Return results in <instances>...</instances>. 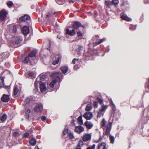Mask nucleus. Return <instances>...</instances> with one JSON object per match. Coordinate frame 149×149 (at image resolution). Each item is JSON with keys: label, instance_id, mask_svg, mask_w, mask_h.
Masks as SVG:
<instances>
[{"label": "nucleus", "instance_id": "39448f33", "mask_svg": "<svg viewBox=\"0 0 149 149\" xmlns=\"http://www.w3.org/2000/svg\"><path fill=\"white\" fill-rule=\"evenodd\" d=\"M112 125V123L111 122H109L108 123L105 133L106 135H108L110 133L111 128Z\"/></svg>", "mask_w": 149, "mask_h": 149}, {"label": "nucleus", "instance_id": "052dcab7", "mask_svg": "<svg viewBox=\"0 0 149 149\" xmlns=\"http://www.w3.org/2000/svg\"><path fill=\"white\" fill-rule=\"evenodd\" d=\"M44 76H43V75H42L40 77V79L41 80H42V79H44Z\"/></svg>", "mask_w": 149, "mask_h": 149}, {"label": "nucleus", "instance_id": "f704fd0d", "mask_svg": "<svg viewBox=\"0 0 149 149\" xmlns=\"http://www.w3.org/2000/svg\"><path fill=\"white\" fill-rule=\"evenodd\" d=\"M110 101L113 109L114 111H115L116 110V108L115 104L113 103V102L111 99H110Z\"/></svg>", "mask_w": 149, "mask_h": 149}, {"label": "nucleus", "instance_id": "4d7b16f0", "mask_svg": "<svg viewBox=\"0 0 149 149\" xmlns=\"http://www.w3.org/2000/svg\"><path fill=\"white\" fill-rule=\"evenodd\" d=\"M77 34L78 36H81L82 35V34L81 33V32L80 31H77Z\"/></svg>", "mask_w": 149, "mask_h": 149}, {"label": "nucleus", "instance_id": "a878e982", "mask_svg": "<svg viewBox=\"0 0 149 149\" xmlns=\"http://www.w3.org/2000/svg\"><path fill=\"white\" fill-rule=\"evenodd\" d=\"M106 40V39L105 38L102 39H100L98 41H96V42L94 43V45H97L99 44L104 41Z\"/></svg>", "mask_w": 149, "mask_h": 149}, {"label": "nucleus", "instance_id": "412c9836", "mask_svg": "<svg viewBox=\"0 0 149 149\" xmlns=\"http://www.w3.org/2000/svg\"><path fill=\"white\" fill-rule=\"evenodd\" d=\"M57 80L56 79H54L50 84L49 86V89H52L53 88L55 84L57 82Z\"/></svg>", "mask_w": 149, "mask_h": 149}, {"label": "nucleus", "instance_id": "c85d7f7f", "mask_svg": "<svg viewBox=\"0 0 149 149\" xmlns=\"http://www.w3.org/2000/svg\"><path fill=\"white\" fill-rule=\"evenodd\" d=\"M77 121L79 124L80 125H82L83 123V120H82V116H80L77 118Z\"/></svg>", "mask_w": 149, "mask_h": 149}, {"label": "nucleus", "instance_id": "de8ad7c7", "mask_svg": "<svg viewBox=\"0 0 149 149\" xmlns=\"http://www.w3.org/2000/svg\"><path fill=\"white\" fill-rule=\"evenodd\" d=\"M13 5V3L11 1H9L7 3V5L8 7H10Z\"/></svg>", "mask_w": 149, "mask_h": 149}, {"label": "nucleus", "instance_id": "ddd939ff", "mask_svg": "<svg viewBox=\"0 0 149 149\" xmlns=\"http://www.w3.org/2000/svg\"><path fill=\"white\" fill-rule=\"evenodd\" d=\"M4 81V79L3 78H0V87L3 86L4 88H8L10 87V86L5 85L3 83Z\"/></svg>", "mask_w": 149, "mask_h": 149}, {"label": "nucleus", "instance_id": "bf43d9fd", "mask_svg": "<svg viewBox=\"0 0 149 149\" xmlns=\"http://www.w3.org/2000/svg\"><path fill=\"white\" fill-rule=\"evenodd\" d=\"M148 83L146 84V85L148 88L149 89V78L148 79Z\"/></svg>", "mask_w": 149, "mask_h": 149}, {"label": "nucleus", "instance_id": "aec40b11", "mask_svg": "<svg viewBox=\"0 0 149 149\" xmlns=\"http://www.w3.org/2000/svg\"><path fill=\"white\" fill-rule=\"evenodd\" d=\"M61 75V73L57 72H54L52 74V76L56 78L59 77Z\"/></svg>", "mask_w": 149, "mask_h": 149}, {"label": "nucleus", "instance_id": "0eeeda50", "mask_svg": "<svg viewBox=\"0 0 149 149\" xmlns=\"http://www.w3.org/2000/svg\"><path fill=\"white\" fill-rule=\"evenodd\" d=\"M66 33L71 36H72L76 34V32L74 29L70 30L68 29L66 30Z\"/></svg>", "mask_w": 149, "mask_h": 149}, {"label": "nucleus", "instance_id": "09e8293b", "mask_svg": "<svg viewBox=\"0 0 149 149\" xmlns=\"http://www.w3.org/2000/svg\"><path fill=\"white\" fill-rule=\"evenodd\" d=\"M83 145V142L81 141H79V144L77 146H79V147H80L81 146Z\"/></svg>", "mask_w": 149, "mask_h": 149}, {"label": "nucleus", "instance_id": "f257e3e1", "mask_svg": "<svg viewBox=\"0 0 149 149\" xmlns=\"http://www.w3.org/2000/svg\"><path fill=\"white\" fill-rule=\"evenodd\" d=\"M7 12L4 10H3L0 11V19L2 21L5 20L7 17Z\"/></svg>", "mask_w": 149, "mask_h": 149}, {"label": "nucleus", "instance_id": "2f4dec72", "mask_svg": "<svg viewBox=\"0 0 149 149\" xmlns=\"http://www.w3.org/2000/svg\"><path fill=\"white\" fill-rule=\"evenodd\" d=\"M119 3V1L118 0H113L111 2V5H113L114 6L117 5Z\"/></svg>", "mask_w": 149, "mask_h": 149}, {"label": "nucleus", "instance_id": "c9c22d12", "mask_svg": "<svg viewBox=\"0 0 149 149\" xmlns=\"http://www.w3.org/2000/svg\"><path fill=\"white\" fill-rule=\"evenodd\" d=\"M106 122L104 118H103L102 121L101 122V125L102 127H104L105 126Z\"/></svg>", "mask_w": 149, "mask_h": 149}, {"label": "nucleus", "instance_id": "a18cd8bd", "mask_svg": "<svg viewBox=\"0 0 149 149\" xmlns=\"http://www.w3.org/2000/svg\"><path fill=\"white\" fill-rule=\"evenodd\" d=\"M69 136L71 139H73L74 138V136L73 134L71 132H70L68 134Z\"/></svg>", "mask_w": 149, "mask_h": 149}, {"label": "nucleus", "instance_id": "49530a36", "mask_svg": "<svg viewBox=\"0 0 149 149\" xmlns=\"http://www.w3.org/2000/svg\"><path fill=\"white\" fill-rule=\"evenodd\" d=\"M95 146V145L94 144L92 146L88 147L86 149H94Z\"/></svg>", "mask_w": 149, "mask_h": 149}, {"label": "nucleus", "instance_id": "c756f323", "mask_svg": "<svg viewBox=\"0 0 149 149\" xmlns=\"http://www.w3.org/2000/svg\"><path fill=\"white\" fill-rule=\"evenodd\" d=\"M108 107L107 105H103L102 106V107L99 109V111L102 112L104 111Z\"/></svg>", "mask_w": 149, "mask_h": 149}, {"label": "nucleus", "instance_id": "3c124183", "mask_svg": "<svg viewBox=\"0 0 149 149\" xmlns=\"http://www.w3.org/2000/svg\"><path fill=\"white\" fill-rule=\"evenodd\" d=\"M78 61V59L74 58L72 61V63L73 64H75L77 61Z\"/></svg>", "mask_w": 149, "mask_h": 149}, {"label": "nucleus", "instance_id": "603ef678", "mask_svg": "<svg viewBox=\"0 0 149 149\" xmlns=\"http://www.w3.org/2000/svg\"><path fill=\"white\" fill-rule=\"evenodd\" d=\"M68 132V130L66 128H64L63 132V133L64 134H65Z\"/></svg>", "mask_w": 149, "mask_h": 149}, {"label": "nucleus", "instance_id": "b1692460", "mask_svg": "<svg viewBox=\"0 0 149 149\" xmlns=\"http://www.w3.org/2000/svg\"><path fill=\"white\" fill-rule=\"evenodd\" d=\"M1 56L3 59H6L8 57L9 53L7 52L3 53L1 54Z\"/></svg>", "mask_w": 149, "mask_h": 149}, {"label": "nucleus", "instance_id": "13d9d810", "mask_svg": "<svg viewBox=\"0 0 149 149\" xmlns=\"http://www.w3.org/2000/svg\"><path fill=\"white\" fill-rule=\"evenodd\" d=\"M97 100L101 104H102V103L103 102L102 100L100 98H98L97 99Z\"/></svg>", "mask_w": 149, "mask_h": 149}, {"label": "nucleus", "instance_id": "4468645a", "mask_svg": "<svg viewBox=\"0 0 149 149\" xmlns=\"http://www.w3.org/2000/svg\"><path fill=\"white\" fill-rule=\"evenodd\" d=\"M106 144L105 143L102 142L99 144L97 149H106Z\"/></svg>", "mask_w": 149, "mask_h": 149}, {"label": "nucleus", "instance_id": "1a4fd4ad", "mask_svg": "<svg viewBox=\"0 0 149 149\" xmlns=\"http://www.w3.org/2000/svg\"><path fill=\"white\" fill-rule=\"evenodd\" d=\"M30 18V16L28 15H25L23 17H20L19 19V21L20 22L26 21L29 19Z\"/></svg>", "mask_w": 149, "mask_h": 149}, {"label": "nucleus", "instance_id": "f3484780", "mask_svg": "<svg viewBox=\"0 0 149 149\" xmlns=\"http://www.w3.org/2000/svg\"><path fill=\"white\" fill-rule=\"evenodd\" d=\"M33 100V98L31 96L28 97L24 102L23 104L25 106L29 103L30 101Z\"/></svg>", "mask_w": 149, "mask_h": 149}, {"label": "nucleus", "instance_id": "e2e57ef3", "mask_svg": "<svg viewBox=\"0 0 149 149\" xmlns=\"http://www.w3.org/2000/svg\"><path fill=\"white\" fill-rule=\"evenodd\" d=\"M110 50V49L109 46L107 47V52H108Z\"/></svg>", "mask_w": 149, "mask_h": 149}, {"label": "nucleus", "instance_id": "7ed1b4c3", "mask_svg": "<svg viewBox=\"0 0 149 149\" xmlns=\"http://www.w3.org/2000/svg\"><path fill=\"white\" fill-rule=\"evenodd\" d=\"M22 40V39L21 37H17L15 41L13 43L15 47H17L20 46Z\"/></svg>", "mask_w": 149, "mask_h": 149}, {"label": "nucleus", "instance_id": "c03bdc74", "mask_svg": "<svg viewBox=\"0 0 149 149\" xmlns=\"http://www.w3.org/2000/svg\"><path fill=\"white\" fill-rule=\"evenodd\" d=\"M17 27V25H14L13 26V32L14 33H15L16 32Z\"/></svg>", "mask_w": 149, "mask_h": 149}, {"label": "nucleus", "instance_id": "0e129e2a", "mask_svg": "<svg viewBox=\"0 0 149 149\" xmlns=\"http://www.w3.org/2000/svg\"><path fill=\"white\" fill-rule=\"evenodd\" d=\"M74 1H73L72 0H70L69 1L70 3H71V4H72V3H74Z\"/></svg>", "mask_w": 149, "mask_h": 149}, {"label": "nucleus", "instance_id": "f03ea898", "mask_svg": "<svg viewBox=\"0 0 149 149\" xmlns=\"http://www.w3.org/2000/svg\"><path fill=\"white\" fill-rule=\"evenodd\" d=\"M42 105L41 104H38L34 107V111L36 112H40L43 109Z\"/></svg>", "mask_w": 149, "mask_h": 149}, {"label": "nucleus", "instance_id": "5701e85b", "mask_svg": "<svg viewBox=\"0 0 149 149\" xmlns=\"http://www.w3.org/2000/svg\"><path fill=\"white\" fill-rule=\"evenodd\" d=\"M25 117L26 118L29 119V113L31 111L30 109H25Z\"/></svg>", "mask_w": 149, "mask_h": 149}, {"label": "nucleus", "instance_id": "393cba45", "mask_svg": "<svg viewBox=\"0 0 149 149\" xmlns=\"http://www.w3.org/2000/svg\"><path fill=\"white\" fill-rule=\"evenodd\" d=\"M35 77V73L33 72H29L28 77L30 78H34Z\"/></svg>", "mask_w": 149, "mask_h": 149}, {"label": "nucleus", "instance_id": "473e14b6", "mask_svg": "<svg viewBox=\"0 0 149 149\" xmlns=\"http://www.w3.org/2000/svg\"><path fill=\"white\" fill-rule=\"evenodd\" d=\"M7 115L6 114H3L1 117V120L2 122L4 121L7 118Z\"/></svg>", "mask_w": 149, "mask_h": 149}, {"label": "nucleus", "instance_id": "6e6552de", "mask_svg": "<svg viewBox=\"0 0 149 149\" xmlns=\"http://www.w3.org/2000/svg\"><path fill=\"white\" fill-rule=\"evenodd\" d=\"M84 130V128L81 126H78L75 127L74 131L76 132L79 133Z\"/></svg>", "mask_w": 149, "mask_h": 149}, {"label": "nucleus", "instance_id": "e433bc0d", "mask_svg": "<svg viewBox=\"0 0 149 149\" xmlns=\"http://www.w3.org/2000/svg\"><path fill=\"white\" fill-rule=\"evenodd\" d=\"M29 60V59L28 56L25 57V59L23 61V62L24 63H27Z\"/></svg>", "mask_w": 149, "mask_h": 149}, {"label": "nucleus", "instance_id": "774afa93", "mask_svg": "<svg viewBox=\"0 0 149 149\" xmlns=\"http://www.w3.org/2000/svg\"><path fill=\"white\" fill-rule=\"evenodd\" d=\"M36 62H37V61H36L35 63V62H34V63H33V64L32 63V64H31V65H33V64H36Z\"/></svg>", "mask_w": 149, "mask_h": 149}, {"label": "nucleus", "instance_id": "423d86ee", "mask_svg": "<svg viewBox=\"0 0 149 149\" xmlns=\"http://www.w3.org/2000/svg\"><path fill=\"white\" fill-rule=\"evenodd\" d=\"M22 33L24 35H26L29 33V27L26 26H24L22 29Z\"/></svg>", "mask_w": 149, "mask_h": 149}, {"label": "nucleus", "instance_id": "4be33fe9", "mask_svg": "<svg viewBox=\"0 0 149 149\" xmlns=\"http://www.w3.org/2000/svg\"><path fill=\"white\" fill-rule=\"evenodd\" d=\"M55 13L53 14L52 13H49L46 15L47 19H51L52 18L53 19V15H54Z\"/></svg>", "mask_w": 149, "mask_h": 149}, {"label": "nucleus", "instance_id": "2eb2a0df", "mask_svg": "<svg viewBox=\"0 0 149 149\" xmlns=\"http://www.w3.org/2000/svg\"><path fill=\"white\" fill-rule=\"evenodd\" d=\"M81 23L78 22H74L73 23L72 26L75 29H78L81 26Z\"/></svg>", "mask_w": 149, "mask_h": 149}, {"label": "nucleus", "instance_id": "6e6d98bb", "mask_svg": "<svg viewBox=\"0 0 149 149\" xmlns=\"http://www.w3.org/2000/svg\"><path fill=\"white\" fill-rule=\"evenodd\" d=\"M46 119V117L45 116H42L41 117V119L43 121H45Z\"/></svg>", "mask_w": 149, "mask_h": 149}, {"label": "nucleus", "instance_id": "5fc2aeb1", "mask_svg": "<svg viewBox=\"0 0 149 149\" xmlns=\"http://www.w3.org/2000/svg\"><path fill=\"white\" fill-rule=\"evenodd\" d=\"M18 135V133L16 132H15L13 133V136H17Z\"/></svg>", "mask_w": 149, "mask_h": 149}, {"label": "nucleus", "instance_id": "680f3d73", "mask_svg": "<svg viewBox=\"0 0 149 149\" xmlns=\"http://www.w3.org/2000/svg\"><path fill=\"white\" fill-rule=\"evenodd\" d=\"M99 38V36H96L95 37H94L93 38V40H94L96 39V38Z\"/></svg>", "mask_w": 149, "mask_h": 149}, {"label": "nucleus", "instance_id": "20e7f679", "mask_svg": "<svg viewBox=\"0 0 149 149\" xmlns=\"http://www.w3.org/2000/svg\"><path fill=\"white\" fill-rule=\"evenodd\" d=\"M83 116L86 119L89 120L92 118L93 117V114L92 113L88 112L85 113L84 114Z\"/></svg>", "mask_w": 149, "mask_h": 149}, {"label": "nucleus", "instance_id": "37998d69", "mask_svg": "<svg viewBox=\"0 0 149 149\" xmlns=\"http://www.w3.org/2000/svg\"><path fill=\"white\" fill-rule=\"evenodd\" d=\"M111 2H109L108 1H105V4L108 7H110V6H111Z\"/></svg>", "mask_w": 149, "mask_h": 149}, {"label": "nucleus", "instance_id": "ea45409f", "mask_svg": "<svg viewBox=\"0 0 149 149\" xmlns=\"http://www.w3.org/2000/svg\"><path fill=\"white\" fill-rule=\"evenodd\" d=\"M19 90L18 88L16 87H14V94L15 95H16L18 92Z\"/></svg>", "mask_w": 149, "mask_h": 149}, {"label": "nucleus", "instance_id": "9d476101", "mask_svg": "<svg viewBox=\"0 0 149 149\" xmlns=\"http://www.w3.org/2000/svg\"><path fill=\"white\" fill-rule=\"evenodd\" d=\"M9 99L10 98L8 95L3 94L1 98V100L2 101L7 102L8 101Z\"/></svg>", "mask_w": 149, "mask_h": 149}, {"label": "nucleus", "instance_id": "864d4df0", "mask_svg": "<svg viewBox=\"0 0 149 149\" xmlns=\"http://www.w3.org/2000/svg\"><path fill=\"white\" fill-rule=\"evenodd\" d=\"M93 104L95 107L97 108L98 106V103L97 102H94L93 103Z\"/></svg>", "mask_w": 149, "mask_h": 149}, {"label": "nucleus", "instance_id": "72a5a7b5", "mask_svg": "<svg viewBox=\"0 0 149 149\" xmlns=\"http://www.w3.org/2000/svg\"><path fill=\"white\" fill-rule=\"evenodd\" d=\"M36 54V53L34 51H33L31 52L29 54V56L30 57H33L35 56Z\"/></svg>", "mask_w": 149, "mask_h": 149}, {"label": "nucleus", "instance_id": "6ab92c4d", "mask_svg": "<svg viewBox=\"0 0 149 149\" xmlns=\"http://www.w3.org/2000/svg\"><path fill=\"white\" fill-rule=\"evenodd\" d=\"M61 70L63 74L66 73L68 71V67L67 66H63L61 67Z\"/></svg>", "mask_w": 149, "mask_h": 149}, {"label": "nucleus", "instance_id": "f8f14e48", "mask_svg": "<svg viewBox=\"0 0 149 149\" xmlns=\"http://www.w3.org/2000/svg\"><path fill=\"white\" fill-rule=\"evenodd\" d=\"M86 127L88 129H91L93 126V124L90 122L86 121L84 123Z\"/></svg>", "mask_w": 149, "mask_h": 149}, {"label": "nucleus", "instance_id": "7c9ffc66", "mask_svg": "<svg viewBox=\"0 0 149 149\" xmlns=\"http://www.w3.org/2000/svg\"><path fill=\"white\" fill-rule=\"evenodd\" d=\"M92 107L91 104H87L85 110L87 111H90L92 109Z\"/></svg>", "mask_w": 149, "mask_h": 149}, {"label": "nucleus", "instance_id": "8fccbe9b", "mask_svg": "<svg viewBox=\"0 0 149 149\" xmlns=\"http://www.w3.org/2000/svg\"><path fill=\"white\" fill-rule=\"evenodd\" d=\"M29 135V133H25L23 136V137L24 138H27Z\"/></svg>", "mask_w": 149, "mask_h": 149}, {"label": "nucleus", "instance_id": "a211bd4d", "mask_svg": "<svg viewBox=\"0 0 149 149\" xmlns=\"http://www.w3.org/2000/svg\"><path fill=\"white\" fill-rule=\"evenodd\" d=\"M121 18L125 20L128 21H131V19L128 17L126 15H123L121 16Z\"/></svg>", "mask_w": 149, "mask_h": 149}, {"label": "nucleus", "instance_id": "79ce46f5", "mask_svg": "<svg viewBox=\"0 0 149 149\" xmlns=\"http://www.w3.org/2000/svg\"><path fill=\"white\" fill-rule=\"evenodd\" d=\"M56 3L59 5H61L64 3V2L63 0L60 1V0H55Z\"/></svg>", "mask_w": 149, "mask_h": 149}, {"label": "nucleus", "instance_id": "a19ab883", "mask_svg": "<svg viewBox=\"0 0 149 149\" xmlns=\"http://www.w3.org/2000/svg\"><path fill=\"white\" fill-rule=\"evenodd\" d=\"M136 28V26L134 25H130V29L131 30H135Z\"/></svg>", "mask_w": 149, "mask_h": 149}, {"label": "nucleus", "instance_id": "9b49d317", "mask_svg": "<svg viewBox=\"0 0 149 149\" xmlns=\"http://www.w3.org/2000/svg\"><path fill=\"white\" fill-rule=\"evenodd\" d=\"M40 91L42 93L45 92L46 90V86L43 83H41L40 84Z\"/></svg>", "mask_w": 149, "mask_h": 149}, {"label": "nucleus", "instance_id": "dca6fc26", "mask_svg": "<svg viewBox=\"0 0 149 149\" xmlns=\"http://www.w3.org/2000/svg\"><path fill=\"white\" fill-rule=\"evenodd\" d=\"M91 137V136L90 134H85L83 138V140L85 141H86L89 140Z\"/></svg>", "mask_w": 149, "mask_h": 149}, {"label": "nucleus", "instance_id": "338daca9", "mask_svg": "<svg viewBox=\"0 0 149 149\" xmlns=\"http://www.w3.org/2000/svg\"><path fill=\"white\" fill-rule=\"evenodd\" d=\"M35 149H39L38 147L37 146H36V147H35Z\"/></svg>", "mask_w": 149, "mask_h": 149}, {"label": "nucleus", "instance_id": "69168bd1", "mask_svg": "<svg viewBox=\"0 0 149 149\" xmlns=\"http://www.w3.org/2000/svg\"><path fill=\"white\" fill-rule=\"evenodd\" d=\"M125 5V3H122L121 4V6H124Z\"/></svg>", "mask_w": 149, "mask_h": 149}, {"label": "nucleus", "instance_id": "bb28decb", "mask_svg": "<svg viewBox=\"0 0 149 149\" xmlns=\"http://www.w3.org/2000/svg\"><path fill=\"white\" fill-rule=\"evenodd\" d=\"M60 58V57L59 56H57L56 59H54V60L53 62V64L54 65H55L58 64L59 62V60Z\"/></svg>", "mask_w": 149, "mask_h": 149}, {"label": "nucleus", "instance_id": "4c0bfd02", "mask_svg": "<svg viewBox=\"0 0 149 149\" xmlns=\"http://www.w3.org/2000/svg\"><path fill=\"white\" fill-rule=\"evenodd\" d=\"M97 117L99 118H100L102 116H103V113L99 110L97 112Z\"/></svg>", "mask_w": 149, "mask_h": 149}, {"label": "nucleus", "instance_id": "58836bf2", "mask_svg": "<svg viewBox=\"0 0 149 149\" xmlns=\"http://www.w3.org/2000/svg\"><path fill=\"white\" fill-rule=\"evenodd\" d=\"M110 139L111 140V143H113L114 141V137L111 135H110Z\"/></svg>", "mask_w": 149, "mask_h": 149}, {"label": "nucleus", "instance_id": "cd10ccee", "mask_svg": "<svg viewBox=\"0 0 149 149\" xmlns=\"http://www.w3.org/2000/svg\"><path fill=\"white\" fill-rule=\"evenodd\" d=\"M36 141L35 139L32 138L29 140V143L32 146H34L36 143Z\"/></svg>", "mask_w": 149, "mask_h": 149}]
</instances>
